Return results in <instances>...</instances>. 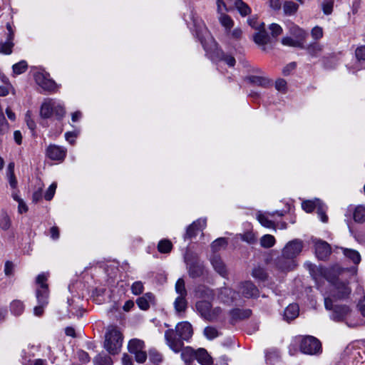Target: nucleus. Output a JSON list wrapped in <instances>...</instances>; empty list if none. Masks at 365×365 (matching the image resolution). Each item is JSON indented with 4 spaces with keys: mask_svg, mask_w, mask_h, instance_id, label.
Segmentation results:
<instances>
[{
    "mask_svg": "<svg viewBox=\"0 0 365 365\" xmlns=\"http://www.w3.org/2000/svg\"><path fill=\"white\" fill-rule=\"evenodd\" d=\"M315 254L320 260H327L331 253V248L327 242L317 240L314 242Z\"/></svg>",
    "mask_w": 365,
    "mask_h": 365,
    "instance_id": "13",
    "label": "nucleus"
},
{
    "mask_svg": "<svg viewBox=\"0 0 365 365\" xmlns=\"http://www.w3.org/2000/svg\"><path fill=\"white\" fill-rule=\"evenodd\" d=\"M11 311L16 316L21 315L24 309V306L22 302L19 300H14L11 304Z\"/></svg>",
    "mask_w": 365,
    "mask_h": 365,
    "instance_id": "41",
    "label": "nucleus"
},
{
    "mask_svg": "<svg viewBox=\"0 0 365 365\" xmlns=\"http://www.w3.org/2000/svg\"><path fill=\"white\" fill-rule=\"evenodd\" d=\"M144 347V342L140 339H131L128 343V351L130 353L133 354L135 352L143 350Z\"/></svg>",
    "mask_w": 365,
    "mask_h": 365,
    "instance_id": "36",
    "label": "nucleus"
},
{
    "mask_svg": "<svg viewBox=\"0 0 365 365\" xmlns=\"http://www.w3.org/2000/svg\"><path fill=\"white\" fill-rule=\"evenodd\" d=\"M56 187H57L56 182H53L48 187V188L47 189V190L44 195V197L46 200H51L53 198V197L54 196Z\"/></svg>",
    "mask_w": 365,
    "mask_h": 365,
    "instance_id": "53",
    "label": "nucleus"
},
{
    "mask_svg": "<svg viewBox=\"0 0 365 365\" xmlns=\"http://www.w3.org/2000/svg\"><path fill=\"white\" fill-rule=\"evenodd\" d=\"M249 81L256 86L267 87L271 85V81L266 77L251 76L248 78Z\"/></svg>",
    "mask_w": 365,
    "mask_h": 365,
    "instance_id": "34",
    "label": "nucleus"
},
{
    "mask_svg": "<svg viewBox=\"0 0 365 365\" xmlns=\"http://www.w3.org/2000/svg\"><path fill=\"white\" fill-rule=\"evenodd\" d=\"M46 277L43 274H39L36 277V282L39 284H41V288L43 289V291L41 292V294L43 296H46L48 294V285L45 284V282L46 281Z\"/></svg>",
    "mask_w": 365,
    "mask_h": 365,
    "instance_id": "48",
    "label": "nucleus"
},
{
    "mask_svg": "<svg viewBox=\"0 0 365 365\" xmlns=\"http://www.w3.org/2000/svg\"><path fill=\"white\" fill-rule=\"evenodd\" d=\"M226 34L230 38L239 40L242 37V31L240 28H235L232 31L230 29L228 32H226Z\"/></svg>",
    "mask_w": 365,
    "mask_h": 365,
    "instance_id": "52",
    "label": "nucleus"
},
{
    "mask_svg": "<svg viewBox=\"0 0 365 365\" xmlns=\"http://www.w3.org/2000/svg\"><path fill=\"white\" fill-rule=\"evenodd\" d=\"M242 240L247 242L250 244H253L256 242V237L252 230L246 232L244 235H241Z\"/></svg>",
    "mask_w": 365,
    "mask_h": 365,
    "instance_id": "54",
    "label": "nucleus"
},
{
    "mask_svg": "<svg viewBox=\"0 0 365 365\" xmlns=\"http://www.w3.org/2000/svg\"><path fill=\"white\" fill-rule=\"evenodd\" d=\"M222 313V309L219 307H215L212 309L211 308L210 312V318H208V322H213L220 316V314Z\"/></svg>",
    "mask_w": 365,
    "mask_h": 365,
    "instance_id": "58",
    "label": "nucleus"
},
{
    "mask_svg": "<svg viewBox=\"0 0 365 365\" xmlns=\"http://www.w3.org/2000/svg\"><path fill=\"white\" fill-rule=\"evenodd\" d=\"M299 312V305L297 304H290L284 311V319L290 322L296 319Z\"/></svg>",
    "mask_w": 365,
    "mask_h": 365,
    "instance_id": "24",
    "label": "nucleus"
},
{
    "mask_svg": "<svg viewBox=\"0 0 365 365\" xmlns=\"http://www.w3.org/2000/svg\"><path fill=\"white\" fill-rule=\"evenodd\" d=\"M353 218L358 223L365 222V205H360L354 208Z\"/></svg>",
    "mask_w": 365,
    "mask_h": 365,
    "instance_id": "31",
    "label": "nucleus"
},
{
    "mask_svg": "<svg viewBox=\"0 0 365 365\" xmlns=\"http://www.w3.org/2000/svg\"><path fill=\"white\" fill-rule=\"evenodd\" d=\"M135 354V359L138 363H143L147 359V354L143 350L133 353Z\"/></svg>",
    "mask_w": 365,
    "mask_h": 365,
    "instance_id": "62",
    "label": "nucleus"
},
{
    "mask_svg": "<svg viewBox=\"0 0 365 365\" xmlns=\"http://www.w3.org/2000/svg\"><path fill=\"white\" fill-rule=\"evenodd\" d=\"M311 35L315 40L320 39L323 36L322 28L319 26L314 27L311 31Z\"/></svg>",
    "mask_w": 365,
    "mask_h": 365,
    "instance_id": "60",
    "label": "nucleus"
},
{
    "mask_svg": "<svg viewBox=\"0 0 365 365\" xmlns=\"http://www.w3.org/2000/svg\"><path fill=\"white\" fill-rule=\"evenodd\" d=\"M289 33L295 37V39L300 40L304 43V41L307 36V33L298 26L293 23L288 25Z\"/></svg>",
    "mask_w": 365,
    "mask_h": 365,
    "instance_id": "28",
    "label": "nucleus"
},
{
    "mask_svg": "<svg viewBox=\"0 0 365 365\" xmlns=\"http://www.w3.org/2000/svg\"><path fill=\"white\" fill-rule=\"evenodd\" d=\"M36 297L38 299V301L40 304L39 306H37L34 308V314L35 315L40 317L43 314V305L46 304V296H43L41 294V290H37L36 292Z\"/></svg>",
    "mask_w": 365,
    "mask_h": 365,
    "instance_id": "33",
    "label": "nucleus"
},
{
    "mask_svg": "<svg viewBox=\"0 0 365 365\" xmlns=\"http://www.w3.org/2000/svg\"><path fill=\"white\" fill-rule=\"evenodd\" d=\"M174 307L178 314L185 312L187 307L186 297H178L174 302Z\"/></svg>",
    "mask_w": 365,
    "mask_h": 365,
    "instance_id": "32",
    "label": "nucleus"
},
{
    "mask_svg": "<svg viewBox=\"0 0 365 365\" xmlns=\"http://www.w3.org/2000/svg\"><path fill=\"white\" fill-rule=\"evenodd\" d=\"M204 335L210 340L213 339L219 336V332L214 327L208 326L204 329Z\"/></svg>",
    "mask_w": 365,
    "mask_h": 365,
    "instance_id": "47",
    "label": "nucleus"
},
{
    "mask_svg": "<svg viewBox=\"0 0 365 365\" xmlns=\"http://www.w3.org/2000/svg\"><path fill=\"white\" fill-rule=\"evenodd\" d=\"M154 295L151 292H147L137 299L136 304L140 309L148 310L150 308V304L154 303Z\"/></svg>",
    "mask_w": 365,
    "mask_h": 365,
    "instance_id": "21",
    "label": "nucleus"
},
{
    "mask_svg": "<svg viewBox=\"0 0 365 365\" xmlns=\"http://www.w3.org/2000/svg\"><path fill=\"white\" fill-rule=\"evenodd\" d=\"M300 350L306 354H318L322 351V344L319 339L312 336H304L300 343Z\"/></svg>",
    "mask_w": 365,
    "mask_h": 365,
    "instance_id": "8",
    "label": "nucleus"
},
{
    "mask_svg": "<svg viewBox=\"0 0 365 365\" xmlns=\"http://www.w3.org/2000/svg\"><path fill=\"white\" fill-rule=\"evenodd\" d=\"M227 240L224 237H220L217 240H215L212 243V249L215 251V252H217L218 251L221 247H225L226 245H227Z\"/></svg>",
    "mask_w": 365,
    "mask_h": 365,
    "instance_id": "49",
    "label": "nucleus"
},
{
    "mask_svg": "<svg viewBox=\"0 0 365 365\" xmlns=\"http://www.w3.org/2000/svg\"><path fill=\"white\" fill-rule=\"evenodd\" d=\"M123 343V335L120 331L115 327L109 328L105 335L104 348L110 354H118L121 349Z\"/></svg>",
    "mask_w": 365,
    "mask_h": 365,
    "instance_id": "4",
    "label": "nucleus"
},
{
    "mask_svg": "<svg viewBox=\"0 0 365 365\" xmlns=\"http://www.w3.org/2000/svg\"><path fill=\"white\" fill-rule=\"evenodd\" d=\"M196 35L207 53H209L210 51L214 50L213 52L210 53V58L213 61H224L230 67L235 66V58L224 53L222 51L216 48V43L214 38L210 36L204 26H201L199 31H196Z\"/></svg>",
    "mask_w": 365,
    "mask_h": 365,
    "instance_id": "2",
    "label": "nucleus"
},
{
    "mask_svg": "<svg viewBox=\"0 0 365 365\" xmlns=\"http://www.w3.org/2000/svg\"><path fill=\"white\" fill-rule=\"evenodd\" d=\"M355 56L358 61H365V46L356 48Z\"/></svg>",
    "mask_w": 365,
    "mask_h": 365,
    "instance_id": "56",
    "label": "nucleus"
},
{
    "mask_svg": "<svg viewBox=\"0 0 365 365\" xmlns=\"http://www.w3.org/2000/svg\"><path fill=\"white\" fill-rule=\"evenodd\" d=\"M348 271V269L341 267L339 264H334L330 267L322 269L321 274L332 284L341 280L340 276Z\"/></svg>",
    "mask_w": 365,
    "mask_h": 365,
    "instance_id": "10",
    "label": "nucleus"
},
{
    "mask_svg": "<svg viewBox=\"0 0 365 365\" xmlns=\"http://www.w3.org/2000/svg\"><path fill=\"white\" fill-rule=\"evenodd\" d=\"M14 46V39L7 38L4 42H0V53L6 55L11 54Z\"/></svg>",
    "mask_w": 365,
    "mask_h": 365,
    "instance_id": "37",
    "label": "nucleus"
},
{
    "mask_svg": "<svg viewBox=\"0 0 365 365\" xmlns=\"http://www.w3.org/2000/svg\"><path fill=\"white\" fill-rule=\"evenodd\" d=\"M334 287L335 293L333 297L337 299H342L349 297L351 288L348 286V282L342 279L331 284Z\"/></svg>",
    "mask_w": 365,
    "mask_h": 365,
    "instance_id": "16",
    "label": "nucleus"
},
{
    "mask_svg": "<svg viewBox=\"0 0 365 365\" xmlns=\"http://www.w3.org/2000/svg\"><path fill=\"white\" fill-rule=\"evenodd\" d=\"M235 292L228 287H222L219 289L218 297L225 304H230L233 302Z\"/></svg>",
    "mask_w": 365,
    "mask_h": 365,
    "instance_id": "23",
    "label": "nucleus"
},
{
    "mask_svg": "<svg viewBox=\"0 0 365 365\" xmlns=\"http://www.w3.org/2000/svg\"><path fill=\"white\" fill-rule=\"evenodd\" d=\"M181 357L186 365H192V362L195 359V351L191 347L187 346L185 349H182Z\"/></svg>",
    "mask_w": 365,
    "mask_h": 365,
    "instance_id": "27",
    "label": "nucleus"
},
{
    "mask_svg": "<svg viewBox=\"0 0 365 365\" xmlns=\"http://www.w3.org/2000/svg\"><path fill=\"white\" fill-rule=\"evenodd\" d=\"M211 302L212 301L200 300L197 302L195 304V307L197 312L203 319L207 321L210 317V312L212 307Z\"/></svg>",
    "mask_w": 365,
    "mask_h": 365,
    "instance_id": "19",
    "label": "nucleus"
},
{
    "mask_svg": "<svg viewBox=\"0 0 365 365\" xmlns=\"http://www.w3.org/2000/svg\"><path fill=\"white\" fill-rule=\"evenodd\" d=\"M94 365H113L112 359L104 353L98 354L93 359Z\"/></svg>",
    "mask_w": 365,
    "mask_h": 365,
    "instance_id": "35",
    "label": "nucleus"
},
{
    "mask_svg": "<svg viewBox=\"0 0 365 365\" xmlns=\"http://www.w3.org/2000/svg\"><path fill=\"white\" fill-rule=\"evenodd\" d=\"M303 247V242L300 240L295 239L287 243L282 252L284 255L294 259L301 253Z\"/></svg>",
    "mask_w": 365,
    "mask_h": 365,
    "instance_id": "11",
    "label": "nucleus"
},
{
    "mask_svg": "<svg viewBox=\"0 0 365 365\" xmlns=\"http://www.w3.org/2000/svg\"><path fill=\"white\" fill-rule=\"evenodd\" d=\"M175 289L176 293L179 294L178 297H186L187 295L185 283L182 278H180L177 280Z\"/></svg>",
    "mask_w": 365,
    "mask_h": 365,
    "instance_id": "40",
    "label": "nucleus"
},
{
    "mask_svg": "<svg viewBox=\"0 0 365 365\" xmlns=\"http://www.w3.org/2000/svg\"><path fill=\"white\" fill-rule=\"evenodd\" d=\"M78 359L83 363H88L90 361V356L88 354L83 350H79L77 352Z\"/></svg>",
    "mask_w": 365,
    "mask_h": 365,
    "instance_id": "64",
    "label": "nucleus"
},
{
    "mask_svg": "<svg viewBox=\"0 0 365 365\" xmlns=\"http://www.w3.org/2000/svg\"><path fill=\"white\" fill-rule=\"evenodd\" d=\"M185 262L187 265V272L192 279L199 278L205 275V269L203 262L192 252H186Z\"/></svg>",
    "mask_w": 365,
    "mask_h": 365,
    "instance_id": "5",
    "label": "nucleus"
},
{
    "mask_svg": "<svg viewBox=\"0 0 365 365\" xmlns=\"http://www.w3.org/2000/svg\"><path fill=\"white\" fill-rule=\"evenodd\" d=\"M194 292L196 297L204 299L203 300L212 301L215 297V291L202 284L197 285Z\"/></svg>",
    "mask_w": 365,
    "mask_h": 365,
    "instance_id": "17",
    "label": "nucleus"
},
{
    "mask_svg": "<svg viewBox=\"0 0 365 365\" xmlns=\"http://www.w3.org/2000/svg\"><path fill=\"white\" fill-rule=\"evenodd\" d=\"M287 88V82L284 79H278L275 82V88L281 92L285 91Z\"/></svg>",
    "mask_w": 365,
    "mask_h": 365,
    "instance_id": "63",
    "label": "nucleus"
},
{
    "mask_svg": "<svg viewBox=\"0 0 365 365\" xmlns=\"http://www.w3.org/2000/svg\"><path fill=\"white\" fill-rule=\"evenodd\" d=\"M274 263L278 269L283 272L290 271L297 266L295 260L284 255L283 252L281 256L277 257L274 259Z\"/></svg>",
    "mask_w": 365,
    "mask_h": 365,
    "instance_id": "14",
    "label": "nucleus"
},
{
    "mask_svg": "<svg viewBox=\"0 0 365 365\" xmlns=\"http://www.w3.org/2000/svg\"><path fill=\"white\" fill-rule=\"evenodd\" d=\"M144 289L143 284L140 281L134 282L131 286L132 293L135 295H140Z\"/></svg>",
    "mask_w": 365,
    "mask_h": 365,
    "instance_id": "51",
    "label": "nucleus"
},
{
    "mask_svg": "<svg viewBox=\"0 0 365 365\" xmlns=\"http://www.w3.org/2000/svg\"><path fill=\"white\" fill-rule=\"evenodd\" d=\"M207 219L199 218L196 221H194L187 228H202L206 227Z\"/></svg>",
    "mask_w": 365,
    "mask_h": 365,
    "instance_id": "59",
    "label": "nucleus"
},
{
    "mask_svg": "<svg viewBox=\"0 0 365 365\" xmlns=\"http://www.w3.org/2000/svg\"><path fill=\"white\" fill-rule=\"evenodd\" d=\"M302 208L307 213L312 212L314 209H317V212L319 218L323 222H328V216L326 212L327 207L318 198L314 200H306L302 202Z\"/></svg>",
    "mask_w": 365,
    "mask_h": 365,
    "instance_id": "7",
    "label": "nucleus"
},
{
    "mask_svg": "<svg viewBox=\"0 0 365 365\" xmlns=\"http://www.w3.org/2000/svg\"><path fill=\"white\" fill-rule=\"evenodd\" d=\"M36 83L45 91L56 92L59 86L50 78L49 74L43 72H36L34 75Z\"/></svg>",
    "mask_w": 365,
    "mask_h": 365,
    "instance_id": "9",
    "label": "nucleus"
},
{
    "mask_svg": "<svg viewBox=\"0 0 365 365\" xmlns=\"http://www.w3.org/2000/svg\"><path fill=\"white\" fill-rule=\"evenodd\" d=\"M150 360L154 364H158L162 361V355L156 351H150L149 353Z\"/></svg>",
    "mask_w": 365,
    "mask_h": 365,
    "instance_id": "57",
    "label": "nucleus"
},
{
    "mask_svg": "<svg viewBox=\"0 0 365 365\" xmlns=\"http://www.w3.org/2000/svg\"><path fill=\"white\" fill-rule=\"evenodd\" d=\"M240 292L246 298L257 297L259 295V289L250 281H246L241 284Z\"/></svg>",
    "mask_w": 365,
    "mask_h": 365,
    "instance_id": "18",
    "label": "nucleus"
},
{
    "mask_svg": "<svg viewBox=\"0 0 365 365\" xmlns=\"http://www.w3.org/2000/svg\"><path fill=\"white\" fill-rule=\"evenodd\" d=\"M343 251V254L346 258L351 260L354 264L357 265L361 262V255L355 250L348 248H340Z\"/></svg>",
    "mask_w": 365,
    "mask_h": 365,
    "instance_id": "29",
    "label": "nucleus"
},
{
    "mask_svg": "<svg viewBox=\"0 0 365 365\" xmlns=\"http://www.w3.org/2000/svg\"><path fill=\"white\" fill-rule=\"evenodd\" d=\"M78 135V131L66 132L65 133L66 140L71 145H73L76 142V138Z\"/></svg>",
    "mask_w": 365,
    "mask_h": 365,
    "instance_id": "61",
    "label": "nucleus"
},
{
    "mask_svg": "<svg viewBox=\"0 0 365 365\" xmlns=\"http://www.w3.org/2000/svg\"><path fill=\"white\" fill-rule=\"evenodd\" d=\"M28 68V64L26 61H21L13 65V72L16 75H20L24 73Z\"/></svg>",
    "mask_w": 365,
    "mask_h": 365,
    "instance_id": "45",
    "label": "nucleus"
},
{
    "mask_svg": "<svg viewBox=\"0 0 365 365\" xmlns=\"http://www.w3.org/2000/svg\"><path fill=\"white\" fill-rule=\"evenodd\" d=\"M67 153L66 148L57 145L51 144L48 146L46 150V155L51 160L62 162Z\"/></svg>",
    "mask_w": 365,
    "mask_h": 365,
    "instance_id": "12",
    "label": "nucleus"
},
{
    "mask_svg": "<svg viewBox=\"0 0 365 365\" xmlns=\"http://www.w3.org/2000/svg\"><path fill=\"white\" fill-rule=\"evenodd\" d=\"M284 12L286 15H292L298 9V5L293 1H285L283 6Z\"/></svg>",
    "mask_w": 365,
    "mask_h": 365,
    "instance_id": "42",
    "label": "nucleus"
},
{
    "mask_svg": "<svg viewBox=\"0 0 365 365\" xmlns=\"http://www.w3.org/2000/svg\"><path fill=\"white\" fill-rule=\"evenodd\" d=\"M351 311L349 307L346 304H335L331 311V319L337 322H344L350 314Z\"/></svg>",
    "mask_w": 365,
    "mask_h": 365,
    "instance_id": "15",
    "label": "nucleus"
},
{
    "mask_svg": "<svg viewBox=\"0 0 365 365\" xmlns=\"http://www.w3.org/2000/svg\"><path fill=\"white\" fill-rule=\"evenodd\" d=\"M220 25L224 28L225 33L233 28L235 22L233 19L226 13L217 16Z\"/></svg>",
    "mask_w": 365,
    "mask_h": 365,
    "instance_id": "30",
    "label": "nucleus"
},
{
    "mask_svg": "<svg viewBox=\"0 0 365 365\" xmlns=\"http://www.w3.org/2000/svg\"><path fill=\"white\" fill-rule=\"evenodd\" d=\"M252 275L253 277L260 281H265L267 278V274L266 271L261 267L254 268L252 272Z\"/></svg>",
    "mask_w": 365,
    "mask_h": 365,
    "instance_id": "43",
    "label": "nucleus"
},
{
    "mask_svg": "<svg viewBox=\"0 0 365 365\" xmlns=\"http://www.w3.org/2000/svg\"><path fill=\"white\" fill-rule=\"evenodd\" d=\"M192 325L187 322L178 323L175 329L165 331L166 344L175 353H179L184 347V341H188L192 336Z\"/></svg>",
    "mask_w": 365,
    "mask_h": 365,
    "instance_id": "1",
    "label": "nucleus"
},
{
    "mask_svg": "<svg viewBox=\"0 0 365 365\" xmlns=\"http://www.w3.org/2000/svg\"><path fill=\"white\" fill-rule=\"evenodd\" d=\"M264 27V24L262 23L259 29H257L259 31L253 37L255 42L259 45H265L269 42V37Z\"/></svg>",
    "mask_w": 365,
    "mask_h": 365,
    "instance_id": "26",
    "label": "nucleus"
},
{
    "mask_svg": "<svg viewBox=\"0 0 365 365\" xmlns=\"http://www.w3.org/2000/svg\"><path fill=\"white\" fill-rule=\"evenodd\" d=\"M235 6L242 16H245L250 14L251 12V9L249 7V6L242 0H237L235 2Z\"/></svg>",
    "mask_w": 365,
    "mask_h": 365,
    "instance_id": "38",
    "label": "nucleus"
},
{
    "mask_svg": "<svg viewBox=\"0 0 365 365\" xmlns=\"http://www.w3.org/2000/svg\"><path fill=\"white\" fill-rule=\"evenodd\" d=\"M275 243V238L271 235H265L260 239V245L264 248H270Z\"/></svg>",
    "mask_w": 365,
    "mask_h": 365,
    "instance_id": "44",
    "label": "nucleus"
},
{
    "mask_svg": "<svg viewBox=\"0 0 365 365\" xmlns=\"http://www.w3.org/2000/svg\"><path fill=\"white\" fill-rule=\"evenodd\" d=\"M269 29L273 37H277L282 33V28L277 24H271Z\"/></svg>",
    "mask_w": 365,
    "mask_h": 365,
    "instance_id": "55",
    "label": "nucleus"
},
{
    "mask_svg": "<svg viewBox=\"0 0 365 365\" xmlns=\"http://www.w3.org/2000/svg\"><path fill=\"white\" fill-rule=\"evenodd\" d=\"M40 114L43 118L53 117L56 120H61L65 115V109L60 102L54 99H47L41 105Z\"/></svg>",
    "mask_w": 365,
    "mask_h": 365,
    "instance_id": "3",
    "label": "nucleus"
},
{
    "mask_svg": "<svg viewBox=\"0 0 365 365\" xmlns=\"http://www.w3.org/2000/svg\"><path fill=\"white\" fill-rule=\"evenodd\" d=\"M282 43L284 46H292V47H302L303 43L300 40L294 39L291 37H284L282 39Z\"/></svg>",
    "mask_w": 365,
    "mask_h": 365,
    "instance_id": "46",
    "label": "nucleus"
},
{
    "mask_svg": "<svg viewBox=\"0 0 365 365\" xmlns=\"http://www.w3.org/2000/svg\"><path fill=\"white\" fill-rule=\"evenodd\" d=\"M210 262L214 269L222 277H225L227 275V270L225 263L221 257L217 255H213L210 259Z\"/></svg>",
    "mask_w": 365,
    "mask_h": 365,
    "instance_id": "20",
    "label": "nucleus"
},
{
    "mask_svg": "<svg viewBox=\"0 0 365 365\" xmlns=\"http://www.w3.org/2000/svg\"><path fill=\"white\" fill-rule=\"evenodd\" d=\"M230 314L232 321L244 320L251 316L252 310L250 309H241L235 308L230 310Z\"/></svg>",
    "mask_w": 365,
    "mask_h": 365,
    "instance_id": "22",
    "label": "nucleus"
},
{
    "mask_svg": "<svg viewBox=\"0 0 365 365\" xmlns=\"http://www.w3.org/2000/svg\"><path fill=\"white\" fill-rule=\"evenodd\" d=\"M173 249V244L168 240H162L158 242V250L160 253H169Z\"/></svg>",
    "mask_w": 365,
    "mask_h": 365,
    "instance_id": "39",
    "label": "nucleus"
},
{
    "mask_svg": "<svg viewBox=\"0 0 365 365\" xmlns=\"http://www.w3.org/2000/svg\"><path fill=\"white\" fill-rule=\"evenodd\" d=\"M216 5L217 16L221 14H224L229 11V9L223 0H217Z\"/></svg>",
    "mask_w": 365,
    "mask_h": 365,
    "instance_id": "50",
    "label": "nucleus"
},
{
    "mask_svg": "<svg viewBox=\"0 0 365 365\" xmlns=\"http://www.w3.org/2000/svg\"><path fill=\"white\" fill-rule=\"evenodd\" d=\"M292 205L286 204V209L282 211L277 210L273 212L258 211L257 213V220L262 227L266 228H275L277 225L275 222V216L282 217L284 213L291 211Z\"/></svg>",
    "mask_w": 365,
    "mask_h": 365,
    "instance_id": "6",
    "label": "nucleus"
},
{
    "mask_svg": "<svg viewBox=\"0 0 365 365\" xmlns=\"http://www.w3.org/2000/svg\"><path fill=\"white\" fill-rule=\"evenodd\" d=\"M195 359L202 365H211L213 363L212 357L207 353V350L200 348L195 351Z\"/></svg>",
    "mask_w": 365,
    "mask_h": 365,
    "instance_id": "25",
    "label": "nucleus"
}]
</instances>
